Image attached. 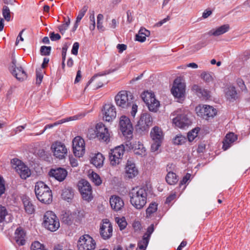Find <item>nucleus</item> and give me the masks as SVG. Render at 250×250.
I'll use <instances>...</instances> for the list:
<instances>
[{"label": "nucleus", "instance_id": "1", "mask_svg": "<svg viewBox=\"0 0 250 250\" xmlns=\"http://www.w3.org/2000/svg\"><path fill=\"white\" fill-rule=\"evenodd\" d=\"M130 203L136 209H141L146 203L147 192L145 188L135 187L129 193Z\"/></svg>", "mask_w": 250, "mask_h": 250}, {"label": "nucleus", "instance_id": "2", "mask_svg": "<svg viewBox=\"0 0 250 250\" xmlns=\"http://www.w3.org/2000/svg\"><path fill=\"white\" fill-rule=\"evenodd\" d=\"M35 192L37 199L41 202L46 204H49L52 202V191L43 182L40 181L36 183Z\"/></svg>", "mask_w": 250, "mask_h": 250}, {"label": "nucleus", "instance_id": "3", "mask_svg": "<svg viewBox=\"0 0 250 250\" xmlns=\"http://www.w3.org/2000/svg\"><path fill=\"white\" fill-rule=\"evenodd\" d=\"M42 224L46 229L51 231H55L60 227L59 219L51 211H48L45 213Z\"/></svg>", "mask_w": 250, "mask_h": 250}, {"label": "nucleus", "instance_id": "4", "mask_svg": "<svg viewBox=\"0 0 250 250\" xmlns=\"http://www.w3.org/2000/svg\"><path fill=\"white\" fill-rule=\"evenodd\" d=\"M133 96L130 92L125 90L120 91L115 97L117 105L122 108H127L131 105Z\"/></svg>", "mask_w": 250, "mask_h": 250}, {"label": "nucleus", "instance_id": "5", "mask_svg": "<svg viewBox=\"0 0 250 250\" xmlns=\"http://www.w3.org/2000/svg\"><path fill=\"white\" fill-rule=\"evenodd\" d=\"M119 128L123 135L128 139L133 136V126L130 119L123 115L119 119Z\"/></svg>", "mask_w": 250, "mask_h": 250}, {"label": "nucleus", "instance_id": "6", "mask_svg": "<svg viewBox=\"0 0 250 250\" xmlns=\"http://www.w3.org/2000/svg\"><path fill=\"white\" fill-rule=\"evenodd\" d=\"M96 246L95 241L88 234L81 236L77 242L78 250H94Z\"/></svg>", "mask_w": 250, "mask_h": 250}, {"label": "nucleus", "instance_id": "7", "mask_svg": "<svg viewBox=\"0 0 250 250\" xmlns=\"http://www.w3.org/2000/svg\"><path fill=\"white\" fill-rule=\"evenodd\" d=\"M141 97L150 111L157 112L160 106V103L155 99L153 93L148 91L144 92L141 94Z\"/></svg>", "mask_w": 250, "mask_h": 250}, {"label": "nucleus", "instance_id": "8", "mask_svg": "<svg viewBox=\"0 0 250 250\" xmlns=\"http://www.w3.org/2000/svg\"><path fill=\"white\" fill-rule=\"evenodd\" d=\"M150 136L153 142L151 146L152 151L158 150L163 140V133L162 129L158 126H154L151 130Z\"/></svg>", "mask_w": 250, "mask_h": 250}, {"label": "nucleus", "instance_id": "9", "mask_svg": "<svg viewBox=\"0 0 250 250\" xmlns=\"http://www.w3.org/2000/svg\"><path fill=\"white\" fill-rule=\"evenodd\" d=\"M78 187L83 200L89 202L93 199L92 188L88 182L82 179L79 182Z\"/></svg>", "mask_w": 250, "mask_h": 250}, {"label": "nucleus", "instance_id": "10", "mask_svg": "<svg viewBox=\"0 0 250 250\" xmlns=\"http://www.w3.org/2000/svg\"><path fill=\"white\" fill-rule=\"evenodd\" d=\"M175 115L176 117L172 118V122L175 126L184 128L190 124L191 122L187 117V114L185 113H183L181 109L174 112L172 116Z\"/></svg>", "mask_w": 250, "mask_h": 250}, {"label": "nucleus", "instance_id": "11", "mask_svg": "<svg viewBox=\"0 0 250 250\" xmlns=\"http://www.w3.org/2000/svg\"><path fill=\"white\" fill-rule=\"evenodd\" d=\"M195 111L198 116L206 120L214 117L217 114L215 108L207 105H199L196 107Z\"/></svg>", "mask_w": 250, "mask_h": 250}, {"label": "nucleus", "instance_id": "12", "mask_svg": "<svg viewBox=\"0 0 250 250\" xmlns=\"http://www.w3.org/2000/svg\"><path fill=\"white\" fill-rule=\"evenodd\" d=\"M9 70L12 74L19 81H23L27 79V75L23 68L17 63L15 59H13Z\"/></svg>", "mask_w": 250, "mask_h": 250}, {"label": "nucleus", "instance_id": "13", "mask_svg": "<svg viewBox=\"0 0 250 250\" xmlns=\"http://www.w3.org/2000/svg\"><path fill=\"white\" fill-rule=\"evenodd\" d=\"M125 152V147L123 145L118 146L111 150L109 153L110 164L113 166L119 165L122 160Z\"/></svg>", "mask_w": 250, "mask_h": 250}, {"label": "nucleus", "instance_id": "14", "mask_svg": "<svg viewBox=\"0 0 250 250\" xmlns=\"http://www.w3.org/2000/svg\"><path fill=\"white\" fill-rule=\"evenodd\" d=\"M103 120L106 122H112L116 117V110L115 106L111 103L105 104L102 109Z\"/></svg>", "mask_w": 250, "mask_h": 250}, {"label": "nucleus", "instance_id": "15", "mask_svg": "<svg viewBox=\"0 0 250 250\" xmlns=\"http://www.w3.org/2000/svg\"><path fill=\"white\" fill-rule=\"evenodd\" d=\"M73 151L75 156L78 157L83 156L85 153L84 140L80 136L74 138L72 142Z\"/></svg>", "mask_w": 250, "mask_h": 250}, {"label": "nucleus", "instance_id": "16", "mask_svg": "<svg viewBox=\"0 0 250 250\" xmlns=\"http://www.w3.org/2000/svg\"><path fill=\"white\" fill-rule=\"evenodd\" d=\"M11 163L15 165L14 168L21 178L26 179L30 175L31 173L29 168L20 160L18 159H13L11 160Z\"/></svg>", "mask_w": 250, "mask_h": 250}, {"label": "nucleus", "instance_id": "17", "mask_svg": "<svg viewBox=\"0 0 250 250\" xmlns=\"http://www.w3.org/2000/svg\"><path fill=\"white\" fill-rule=\"evenodd\" d=\"M51 149L54 156L59 159H62L67 155V149L65 146L60 142L53 143Z\"/></svg>", "mask_w": 250, "mask_h": 250}, {"label": "nucleus", "instance_id": "18", "mask_svg": "<svg viewBox=\"0 0 250 250\" xmlns=\"http://www.w3.org/2000/svg\"><path fill=\"white\" fill-rule=\"evenodd\" d=\"M152 124V118L150 115L147 113H142L137 124V129L141 131L148 130Z\"/></svg>", "mask_w": 250, "mask_h": 250}, {"label": "nucleus", "instance_id": "19", "mask_svg": "<svg viewBox=\"0 0 250 250\" xmlns=\"http://www.w3.org/2000/svg\"><path fill=\"white\" fill-rule=\"evenodd\" d=\"M96 133L97 138L101 141L108 143L110 141V134L108 128L102 123L96 125Z\"/></svg>", "mask_w": 250, "mask_h": 250}, {"label": "nucleus", "instance_id": "20", "mask_svg": "<svg viewBox=\"0 0 250 250\" xmlns=\"http://www.w3.org/2000/svg\"><path fill=\"white\" fill-rule=\"evenodd\" d=\"M112 226L109 220L107 219L103 220V223L100 228L101 237L104 240L109 239L112 235Z\"/></svg>", "mask_w": 250, "mask_h": 250}, {"label": "nucleus", "instance_id": "21", "mask_svg": "<svg viewBox=\"0 0 250 250\" xmlns=\"http://www.w3.org/2000/svg\"><path fill=\"white\" fill-rule=\"evenodd\" d=\"M171 91L175 97L179 99L182 98L185 94V85L181 82L180 79H176L174 82Z\"/></svg>", "mask_w": 250, "mask_h": 250}, {"label": "nucleus", "instance_id": "22", "mask_svg": "<svg viewBox=\"0 0 250 250\" xmlns=\"http://www.w3.org/2000/svg\"><path fill=\"white\" fill-rule=\"evenodd\" d=\"M126 146H128L130 149H133L135 154L145 156L146 154V149L144 145L140 141H135L134 142H126Z\"/></svg>", "mask_w": 250, "mask_h": 250}, {"label": "nucleus", "instance_id": "23", "mask_svg": "<svg viewBox=\"0 0 250 250\" xmlns=\"http://www.w3.org/2000/svg\"><path fill=\"white\" fill-rule=\"evenodd\" d=\"M67 175V172L63 168H52L49 172V175L59 182L63 181Z\"/></svg>", "mask_w": 250, "mask_h": 250}, {"label": "nucleus", "instance_id": "24", "mask_svg": "<svg viewBox=\"0 0 250 250\" xmlns=\"http://www.w3.org/2000/svg\"><path fill=\"white\" fill-rule=\"evenodd\" d=\"M138 172L135 164L131 161L128 160L125 167V176L129 179H132L138 174Z\"/></svg>", "mask_w": 250, "mask_h": 250}, {"label": "nucleus", "instance_id": "25", "mask_svg": "<svg viewBox=\"0 0 250 250\" xmlns=\"http://www.w3.org/2000/svg\"><path fill=\"white\" fill-rule=\"evenodd\" d=\"M109 202L111 208L116 211L121 210L125 205L123 200L117 195L111 196Z\"/></svg>", "mask_w": 250, "mask_h": 250}, {"label": "nucleus", "instance_id": "26", "mask_svg": "<svg viewBox=\"0 0 250 250\" xmlns=\"http://www.w3.org/2000/svg\"><path fill=\"white\" fill-rule=\"evenodd\" d=\"M84 116V114H78V115H75L73 116H71L70 117H68V118H66L65 119H62V120L58 121L52 124L47 125H46L45 126L43 130L41 133H40V134H42L48 128H51L55 126H56L57 125H59L60 124H62V123L66 122L74 121V120H77L81 119L82 118H83Z\"/></svg>", "mask_w": 250, "mask_h": 250}, {"label": "nucleus", "instance_id": "27", "mask_svg": "<svg viewBox=\"0 0 250 250\" xmlns=\"http://www.w3.org/2000/svg\"><path fill=\"white\" fill-rule=\"evenodd\" d=\"M229 28L230 27L229 24H224L223 25H221V26H219L216 28L212 29L211 30H209L208 32V35L210 36H219L227 32L229 30Z\"/></svg>", "mask_w": 250, "mask_h": 250}, {"label": "nucleus", "instance_id": "28", "mask_svg": "<svg viewBox=\"0 0 250 250\" xmlns=\"http://www.w3.org/2000/svg\"><path fill=\"white\" fill-rule=\"evenodd\" d=\"M25 232L21 228H17L15 232V240L19 246H23L25 243Z\"/></svg>", "mask_w": 250, "mask_h": 250}, {"label": "nucleus", "instance_id": "29", "mask_svg": "<svg viewBox=\"0 0 250 250\" xmlns=\"http://www.w3.org/2000/svg\"><path fill=\"white\" fill-rule=\"evenodd\" d=\"M104 160V158L103 154L101 153H97L91 157L90 162L95 167L100 168L103 166Z\"/></svg>", "mask_w": 250, "mask_h": 250}, {"label": "nucleus", "instance_id": "30", "mask_svg": "<svg viewBox=\"0 0 250 250\" xmlns=\"http://www.w3.org/2000/svg\"><path fill=\"white\" fill-rule=\"evenodd\" d=\"M237 139V137L234 133L232 132L228 133L223 141V149L224 150H227L230 147L231 144L236 141Z\"/></svg>", "mask_w": 250, "mask_h": 250}, {"label": "nucleus", "instance_id": "31", "mask_svg": "<svg viewBox=\"0 0 250 250\" xmlns=\"http://www.w3.org/2000/svg\"><path fill=\"white\" fill-rule=\"evenodd\" d=\"M62 198L68 202L72 199L74 196V191L72 188H67L63 189L61 194Z\"/></svg>", "mask_w": 250, "mask_h": 250}, {"label": "nucleus", "instance_id": "32", "mask_svg": "<svg viewBox=\"0 0 250 250\" xmlns=\"http://www.w3.org/2000/svg\"><path fill=\"white\" fill-rule=\"evenodd\" d=\"M166 180L169 185H174L177 183L178 178L175 173L168 171L166 177Z\"/></svg>", "mask_w": 250, "mask_h": 250}, {"label": "nucleus", "instance_id": "33", "mask_svg": "<svg viewBox=\"0 0 250 250\" xmlns=\"http://www.w3.org/2000/svg\"><path fill=\"white\" fill-rule=\"evenodd\" d=\"M22 201L25 211L28 214L33 213L34 211V206L29 199L27 198H24Z\"/></svg>", "mask_w": 250, "mask_h": 250}, {"label": "nucleus", "instance_id": "34", "mask_svg": "<svg viewBox=\"0 0 250 250\" xmlns=\"http://www.w3.org/2000/svg\"><path fill=\"white\" fill-rule=\"evenodd\" d=\"M192 89L196 91L199 96H202L207 99L209 97V92L208 90L200 88L197 85H194Z\"/></svg>", "mask_w": 250, "mask_h": 250}, {"label": "nucleus", "instance_id": "35", "mask_svg": "<svg viewBox=\"0 0 250 250\" xmlns=\"http://www.w3.org/2000/svg\"><path fill=\"white\" fill-rule=\"evenodd\" d=\"M226 95L227 98L229 100L235 99L237 96V92L233 86H229L226 90Z\"/></svg>", "mask_w": 250, "mask_h": 250}, {"label": "nucleus", "instance_id": "36", "mask_svg": "<svg viewBox=\"0 0 250 250\" xmlns=\"http://www.w3.org/2000/svg\"><path fill=\"white\" fill-rule=\"evenodd\" d=\"M149 241V238L144 235L143 239L138 242V247L140 250H146Z\"/></svg>", "mask_w": 250, "mask_h": 250}, {"label": "nucleus", "instance_id": "37", "mask_svg": "<svg viewBox=\"0 0 250 250\" xmlns=\"http://www.w3.org/2000/svg\"><path fill=\"white\" fill-rule=\"evenodd\" d=\"M157 210V204L155 203H151L146 210V216L150 217Z\"/></svg>", "mask_w": 250, "mask_h": 250}, {"label": "nucleus", "instance_id": "38", "mask_svg": "<svg viewBox=\"0 0 250 250\" xmlns=\"http://www.w3.org/2000/svg\"><path fill=\"white\" fill-rule=\"evenodd\" d=\"M187 141V138L182 135H177L173 139V143L175 145H181Z\"/></svg>", "mask_w": 250, "mask_h": 250}, {"label": "nucleus", "instance_id": "39", "mask_svg": "<svg viewBox=\"0 0 250 250\" xmlns=\"http://www.w3.org/2000/svg\"><path fill=\"white\" fill-rule=\"evenodd\" d=\"M70 23V20L69 18H67V20L65 19V23H63L62 24L60 25L58 27L59 30L60 32L62 34H64L65 31L68 28V27L69 26Z\"/></svg>", "mask_w": 250, "mask_h": 250}, {"label": "nucleus", "instance_id": "40", "mask_svg": "<svg viewBox=\"0 0 250 250\" xmlns=\"http://www.w3.org/2000/svg\"><path fill=\"white\" fill-rule=\"evenodd\" d=\"M2 15L4 19L9 21L11 19V12L9 7L6 5L3 6L2 8Z\"/></svg>", "mask_w": 250, "mask_h": 250}, {"label": "nucleus", "instance_id": "41", "mask_svg": "<svg viewBox=\"0 0 250 250\" xmlns=\"http://www.w3.org/2000/svg\"><path fill=\"white\" fill-rule=\"evenodd\" d=\"M7 215L8 212L6 208L0 205V223L5 221V216Z\"/></svg>", "mask_w": 250, "mask_h": 250}, {"label": "nucleus", "instance_id": "42", "mask_svg": "<svg viewBox=\"0 0 250 250\" xmlns=\"http://www.w3.org/2000/svg\"><path fill=\"white\" fill-rule=\"evenodd\" d=\"M116 221L121 230L124 229L127 225V222L124 217L122 218H116Z\"/></svg>", "mask_w": 250, "mask_h": 250}, {"label": "nucleus", "instance_id": "43", "mask_svg": "<svg viewBox=\"0 0 250 250\" xmlns=\"http://www.w3.org/2000/svg\"><path fill=\"white\" fill-rule=\"evenodd\" d=\"M104 18V16L102 14H99L97 16V28L99 30H100L101 32H103L104 30V28L102 25V22L101 21H103Z\"/></svg>", "mask_w": 250, "mask_h": 250}, {"label": "nucleus", "instance_id": "44", "mask_svg": "<svg viewBox=\"0 0 250 250\" xmlns=\"http://www.w3.org/2000/svg\"><path fill=\"white\" fill-rule=\"evenodd\" d=\"M91 180L97 186H99L102 183V180L100 176L96 173H92L91 175Z\"/></svg>", "mask_w": 250, "mask_h": 250}, {"label": "nucleus", "instance_id": "45", "mask_svg": "<svg viewBox=\"0 0 250 250\" xmlns=\"http://www.w3.org/2000/svg\"><path fill=\"white\" fill-rule=\"evenodd\" d=\"M199 129L195 128L188 134V138L190 142L192 141L197 136Z\"/></svg>", "mask_w": 250, "mask_h": 250}, {"label": "nucleus", "instance_id": "46", "mask_svg": "<svg viewBox=\"0 0 250 250\" xmlns=\"http://www.w3.org/2000/svg\"><path fill=\"white\" fill-rule=\"evenodd\" d=\"M88 9V7L87 6H84L83 7V8L80 11L77 17L76 21L77 22H80L81 19L83 18V17L85 15L86 12L87 11Z\"/></svg>", "mask_w": 250, "mask_h": 250}, {"label": "nucleus", "instance_id": "47", "mask_svg": "<svg viewBox=\"0 0 250 250\" xmlns=\"http://www.w3.org/2000/svg\"><path fill=\"white\" fill-rule=\"evenodd\" d=\"M51 49V46H42L41 48V54L42 55L48 56L50 54Z\"/></svg>", "mask_w": 250, "mask_h": 250}, {"label": "nucleus", "instance_id": "48", "mask_svg": "<svg viewBox=\"0 0 250 250\" xmlns=\"http://www.w3.org/2000/svg\"><path fill=\"white\" fill-rule=\"evenodd\" d=\"M43 248V246L38 241H35L31 246V250H42Z\"/></svg>", "mask_w": 250, "mask_h": 250}, {"label": "nucleus", "instance_id": "49", "mask_svg": "<svg viewBox=\"0 0 250 250\" xmlns=\"http://www.w3.org/2000/svg\"><path fill=\"white\" fill-rule=\"evenodd\" d=\"M201 78L206 82H209L212 81V78L209 73L207 72H203L201 75Z\"/></svg>", "mask_w": 250, "mask_h": 250}, {"label": "nucleus", "instance_id": "50", "mask_svg": "<svg viewBox=\"0 0 250 250\" xmlns=\"http://www.w3.org/2000/svg\"><path fill=\"white\" fill-rule=\"evenodd\" d=\"M176 197V194L175 192H172L170 195L167 198L165 203L169 204L172 201H173Z\"/></svg>", "mask_w": 250, "mask_h": 250}, {"label": "nucleus", "instance_id": "51", "mask_svg": "<svg viewBox=\"0 0 250 250\" xmlns=\"http://www.w3.org/2000/svg\"><path fill=\"white\" fill-rule=\"evenodd\" d=\"M5 190L3 179L0 177V197L4 193Z\"/></svg>", "mask_w": 250, "mask_h": 250}, {"label": "nucleus", "instance_id": "52", "mask_svg": "<svg viewBox=\"0 0 250 250\" xmlns=\"http://www.w3.org/2000/svg\"><path fill=\"white\" fill-rule=\"evenodd\" d=\"M79 48V43L78 42H75L73 44L72 49L71 50L72 54L74 55H77L78 54Z\"/></svg>", "mask_w": 250, "mask_h": 250}, {"label": "nucleus", "instance_id": "53", "mask_svg": "<svg viewBox=\"0 0 250 250\" xmlns=\"http://www.w3.org/2000/svg\"><path fill=\"white\" fill-rule=\"evenodd\" d=\"M154 231V225L151 224L147 229L146 232L144 234L147 238H150V235Z\"/></svg>", "mask_w": 250, "mask_h": 250}, {"label": "nucleus", "instance_id": "54", "mask_svg": "<svg viewBox=\"0 0 250 250\" xmlns=\"http://www.w3.org/2000/svg\"><path fill=\"white\" fill-rule=\"evenodd\" d=\"M237 83L240 89L243 91L247 89L246 86L244 83L243 80L241 79H238L237 80Z\"/></svg>", "mask_w": 250, "mask_h": 250}, {"label": "nucleus", "instance_id": "55", "mask_svg": "<svg viewBox=\"0 0 250 250\" xmlns=\"http://www.w3.org/2000/svg\"><path fill=\"white\" fill-rule=\"evenodd\" d=\"M43 79V75L38 71L36 72V84H40Z\"/></svg>", "mask_w": 250, "mask_h": 250}, {"label": "nucleus", "instance_id": "56", "mask_svg": "<svg viewBox=\"0 0 250 250\" xmlns=\"http://www.w3.org/2000/svg\"><path fill=\"white\" fill-rule=\"evenodd\" d=\"M135 39L138 42H143L146 40V37L145 35L140 34V33L139 32L138 34L136 35Z\"/></svg>", "mask_w": 250, "mask_h": 250}, {"label": "nucleus", "instance_id": "57", "mask_svg": "<svg viewBox=\"0 0 250 250\" xmlns=\"http://www.w3.org/2000/svg\"><path fill=\"white\" fill-rule=\"evenodd\" d=\"M50 38L52 41H54L60 40L61 37L59 34H55L54 32H52L50 34Z\"/></svg>", "mask_w": 250, "mask_h": 250}, {"label": "nucleus", "instance_id": "58", "mask_svg": "<svg viewBox=\"0 0 250 250\" xmlns=\"http://www.w3.org/2000/svg\"><path fill=\"white\" fill-rule=\"evenodd\" d=\"M170 20V17L169 16H167L166 18L164 19L163 20L160 21L156 23L155 25V26L157 27H160L164 23L166 22L167 21H168Z\"/></svg>", "mask_w": 250, "mask_h": 250}, {"label": "nucleus", "instance_id": "59", "mask_svg": "<svg viewBox=\"0 0 250 250\" xmlns=\"http://www.w3.org/2000/svg\"><path fill=\"white\" fill-rule=\"evenodd\" d=\"M67 48H68V46L66 44H64L62 48V60H63V61H65V60Z\"/></svg>", "mask_w": 250, "mask_h": 250}, {"label": "nucleus", "instance_id": "60", "mask_svg": "<svg viewBox=\"0 0 250 250\" xmlns=\"http://www.w3.org/2000/svg\"><path fill=\"white\" fill-rule=\"evenodd\" d=\"M138 109V106L135 104L132 105L131 110L130 111L131 115L132 117H134Z\"/></svg>", "mask_w": 250, "mask_h": 250}, {"label": "nucleus", "instance_id": "61", "mask_svg": "<svg viewBox=\"0 0 250 250\" xmlns=\"http://www.w3.org/2000/svg\"><path fill=\"white\" fill-rule=\"evenodd\" d=\"M212 11L210 10L206 9L202 14V18L203 19H207L212 14Z\"/></svg>", "mask_w": 250, "mask_h": 250}, {"label": "nucleus", "instance_id": "62", "mask_svg": "<svg viewBox=\"0 0 250 250\" xmlns=\"http://www.w3.org/2000/svg\"><path fill=\"white\" fill-rule=\"evenodd\" d=\"M117 48L119 50V52L122 53L126 49L127 46L124 44H118L117 46Z\"/></svg>", "mask_w": 250, "mask_h": 250}, {"label": "nucleus", "instance_id": "63", "mask_svg": "<svg viewBox=\"0 0 250 250\" xmlns=\"http://www.w3.org/2000/svg\"><path fill=\"white\" fill-rule=\"evenodd\" d=\"M139 32L146 37H148L150 35V31L144 28H141Z\"/></svg>", "mask_w": 250, "mask_h": 250}, {"label": "nucleus", "instance_id": "64", "mask_svg": "<svg viewBox=\"0 0 250 250\" xmlns=\"http://www.w3.org/2000/svg\"><path fill=\"white\" fill-rule=\"evenodd\" d=\"M89 18H90V21L92 22L91 24L89 26V29L91 30H94V29L95 28V18H94V15L90 16Z\"/></svg>", "mask_w": 250, "mask_h": 250}]
</instances>
